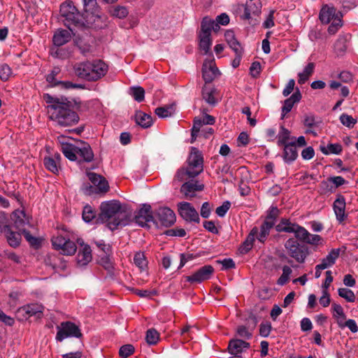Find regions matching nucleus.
I'll use <instances>...</instances> for the list:
<instances>
[{
	"mask_svg": "<svg viewBox=\"0 0 358 358\" xmlns=\"http://www.w3.org/2000/svg\"><path fill=\"white\" fill-rule=\"evenodd\" d=\"M43 98L48 104L50 118L61 127H71L79 122L78 112L80 110V101L64 96H53L48 93L43 94Z\"/></svg>",
	"mask_w": 358,
	"mask_h": 358,
	"instance_id": "f257e3e1",
	"label": "nucleus"
},
{
	"mask_svg": "<svg viewBox=\"0 0 358 358\" xmlns=\"http://www.w3.org/2000/svg\"><path fill=\"white\" fill-rule=\"evenodd\" d=\"M100 210L98 220L102 223L107 222V227L112 231L119 227L129 224L130 222L131 213L127 212V206H122L118 200L102 202Z\"/></svg>",
	"mask_w": 358,
	"mask_h": 358,
	"instance_id": "f03ea898",
	"label": "nucleus"
},
{
	"mask_svg": "<svg viewBox=\"0 0 358 358\" xmlns=\"http://www.w3.org/2000/svg\"><path fill=\"white\" fill-rule=\"evenodd\" d=\"M62 233L58 234L51 238L52 247L55 250H59L64 255H73L77 250V245L83 248L87 244L81 238H76L73 232L67 231L64 227L62 228Z\"/></svg>",
	"mask_w": 358,
	"mask_h": 358,
	"instance_id": "7ed1b4c3",
	"label": "nucleus"
},
{
	"mask_svg": "<svg viewBox=\"0 0 358 358\" xmlns=\"http://www.w3.org/2000/svg\"><path fill=\"white\" fill-rule=\"evenodd\" d=\"M60 15L64 24L73 33V27L83 29L85 27L83 15L75 6L73 2L67 0L60 6Z\"/></svg>",
	"mask_w": 358,
	"mask_h": 358,
	"instance_id": "20e7f679",
	"label": "nucleus"
},
{
	"mask_svg": "<svg viewBox=\"0 0 358 358\" xmlns=\"http://www.w3.org/2000/svg\"><path fill=\"white\" fill-rule=\"evenodd\" d=\"M284 247L289 257L299 264H303L310 255V251L307 245L300 243L294 238H288L284 243Z\"/></svg>",
	"mask_w": 358,
	"mask_h": 358,
	"instance_id": "39448f33",
	"label": "nucleus"
},
{
	"mask_svg": "<svg viewBox=\"0 0 358 358\" xmlns=\"http://www.w3.org/2000/svg\"><path fill=\"white\" fill-rule=\"evenodd\" d=\"M280 215V210L277 206H271L267 210L265 220L260 226V231L257 236V240L262 243H264L271 229L275 226V222Z\"/></svg>",
	"mask_w": 358,
	"mask_h": 358,
	"instance_id": "423d86ee",
	"label": "nucleus"
},
{
	"mask_svg": "<svg viewBox=\"0 0 358 358\" xmlns=\"http://www.w3.org/2000/svg\"><path fill=\"white\" fill-rule=\"evenodd\" d=\"M57 332L55 339L58 342H62L67 338H82L83 335L79 326L71 321H65L57 326Z\"/></svg>",
	"mask_w": 358,
	"mask_h": 358,
	"instance_id": "0eeeda50",
	"label": "nucleus"
},
{
	"mask_svg": "<svg viewBox=\"0 0 358 358\" xmlns=\"http://www.w3.org/2000/svg\"><path fill=\"white\" fill-rule=\"evenodd\" d=\"M134 220L136 224L142 227H150L149 222H152L156 226L158 225L157 219L154 217V212L150 204L144 203L141 208L136 212Z\"/></svg>",
	"mask_w": 358,
	"mask_h": 358,
	"instance_id": "6e6552de",
	"label": "nucleus"
},
{
	"mask_svg": "<svg viewBox=\"0 0 358 358\" xmlns=\"http://www.w3.org/2000/svg\"><path fill=\"white\" fill-rule=\"evenodd\" d=\"M187 168L196 177L203 171V157L202 152L196 148L192 147L187 159Z\"/></svg>",
	"mask_w": 358,
	"mask_h": 358,
	"instance_id": "1a4fd4ad",
	"label": "nucleus"
},
{
	"mask_svg": "<svg viewBox=\"0 0 358 358\" xmlns=\"http://www.w3.org/2000/svg\"><path fill=\"white\" fill-rule=\"evenodd\" d=\"M154 217L157 219L158 224L165 227L172 226L176 220L175 213L169 207H159L156 209Z\"/></svg>",
	"mask_w": 358,
	"mask_h": 358,
	"instance_id": "9d476101",
	"label": "nucleus"
},
{
	"mask_svg": "<svg viewBox=\"0 0 358 358\" xmlns=\"http://www.w3.org/2000/svg\"><path fill=\"white\" fill-rule=\"evenodd\" d=\"M177 206L178 214L183 220L188 222L199 223V213L190 203L182 201L178 203Z\"/></svg>",
	"mask_w": 358,
	"mask_h": 358,
	"instance_id": "9b49d317",
	"label": "nucleus"
},
{
	"mask_svg": "<svg viewBox=\"0 0 358 358\" xmlns=\"http://www.w3.org/2000/svg\"><path fill=\"white\" fill-rule=\"evenodd\" d=\"M214 268L211 265H205L198 269L191 275L185 276V281L193 283H201L211 278Z\"/></svg>",
	"mask_w": 358,
	"mask_h": 358,
	"instance_id": "f8f14e48",
	"label": "nucleus"
},
{
	"mask_svg": "<svg viewBox=\"0 0 358 358\" xmlns=\"http://www.w3.org/2000/svg\"><path fill=\"white\" fill-rule=\"evenodd\" d=\"M345 196L341 194H338L333 203V209L339 224H344L348 217V214L345 213Z\"/></svg>",
	"mask_w": 358,
	"mask_h": 358,
	"instance_id": "ddd939ff",
	"label": "nucleus"
},
{
	"mask_svg": "<svg viewBox=\"0 0 358 358\" xmlns=\"http://www.w3.org/2000/svg\"><path fill=\"white\" fill-rule=\"evenodd\" d=\"M44 306L40 303H30L20 307L17 309V313L22 314L24 317H29L36 316L37 319H41L43 316Z\"/></svg>",
	"mask_w": 358,
	"mask_h": 358,
	"instance_id": "4468645a",
	"label": "nucleus"
},
{
	"mask_svg": "<svg viewBox=\"0 0 358 358\" xmlns=\"http://www.w3.org/2000/svg\"><path fill=\"white\" fill-rule=\"evenodd\" d=\"M90 82L96 81L103 77L108 72V65L101 59L92 61V68H90Z\"/></svg>",
	"mask_w": 358,
	"mask_h": 358,
	"instance_id": "2eb2a0df",
	"label": "nucleus"
},
{
	"mask_svg": "<svg viewBox=\"0 0 358 358\" xmlns=\"http://www.w3.org/2000/svg\"><path fill=\"white\" fill-rule=\"evenodd\" d=\"M203 184H199L197 180L184 182L180 187V192L186 199H191L196 196V192L203 191Z\"/></svg>",
	"mask_w": 358,
	"mask_h": 358,
	"instance_id": "dca6fc26",
	"label": "nucleus"
},
{
	"mask_svg": "<svg viewBox=\"0 0 358 358\" xmlns=\"http://www.w3.org/2000/svg\"><path fill=\"white\" fill-rule=\"evenodd\" d=\"M262 2L260 0H248L245 5L242 18L250 20L252 16H258L261 13Z\"/></svg>",
	"mask_w": 358,
	"mask_h": 358,
	"instance_id": "f3484780",
	"label": "nucleus"
},
{
	"mask_svg": "<svg viewBox=\"0 0 358 358\" xmlns=\"http://www.w3.org/2000/svg\"><path fill=\"white\" fill-rule=\"evenodd\" d=\"M217 72L218 69L215 66L214 59L204 61L202 66V78L206 84L213 81Z\"/></svg>",
	"mask_w": 358,
	"mask_h": 358,
	"instance_id": "a211bd4d",
	"label": "nucleus"
},
{
	"mask_svg": "<svg viewBox=\"0 0 358 358\" xmlns=\"http://www.w3.org/2000/svg\"><path fill=\"white\" fill-rule=\"evenodd\" d=\"M339 13H342L337 11L334 6L324 4L320 9L319 19L322 24H327L331 20H334V18H337V15H338Z\"/></svg>",
	"mask_w": 358,
	"mask_h": 358,
	"instance_id": "6ab92c4d",
	"label": "nucleus"
},
{
	"mask_svg": "<svg viewBox=\"0 0 358 358\" xmlns=\"http://www.w3.org/2000/svg\"><path fill=\"white\" fill-rule=\"evenodd\" d=\"M250 348V343L243 339L232 338L229 341L227 350L229 353L236 355Z\"/></svg>",
	"mask_w": 358,
	"mask_h": 358,
	"instance_id": "aec40b11",
	"label": "nucleus"
},
{
	"mask_svg": "<svg viewBox=\"0 0 358 358\" xmlns=\"http://www.w3.org/2000/svg\"><path fill=\"white\" fill-rule=\"evenodd\" d=\"M282 147L283 150L282 157L284 162L287 164L293 163L297 159L299 155L296 143L295 141H292Z\"/></svg>",
	"mask_w": 358,
	"mask_h": 358,
	"instance_id": "412c9836",
	"label": "nucleus"
},
{
	"mask_svg": "<svg viewBox=\"0 0 358 358\" xmlns=\"http://www.w3.org/2000/svg\"><path fill=\"white\" fill-rule=\"evenodd\" d=\"M78 141L79 144L76 145L77 155H79L85 162H92L94 155L90 145L84 141Z\"/></svg>",
	"mask_w": 358,
	"mask_h": 358,
	"instance_id": "4be33fe9",
	"label": "nucleus"
},
{
	"mask_svg": "<svg viewBox=\"0 0 358 358\" xmlns=\"http://www.w3.org/2000/svg\"><path fill=\"white\" fill-rule=\"evenodd\" d=\"M301 98V93L299 89L296 87L292 96L284 101V104L282 107L281 120L285 118V115L291 111L294 105L299 103Z\"/></svg>",
	"mask_w": 358,
	"mask_h": 358,
	"instance_id": "5701e85b",
	"label": "nucleus"
},
{
	"mask_svg": "<svg viewBox=\"0 0 358 358\" xmlns=\"http://www.w3.org/2000/svg\"><path fill=\"white\" fill-rule=\"evenodd\" d=\"M87 175L92 184L97 188L98 191L101 193H106L108 191V182L104 177L93 172H87Z\"/></svg>",
	"mask_w": 358,
	"mask_h": 358,
	"instance_id": "b1692460",
	"label": "nucleus"
},
{
	"mask_svg": "<svg viewBox=\"0 0 358 358\" xmlns=\"http://www.w3.org/2000/svg\"><path fill=\"white\" fill-rule=\"evenodd\" d=\"M259 234V229L257 227H255L251 229L245 240L242 243L238 248L241 254L245 255L252 248L255 238H257Z\"/></svg>",
	"mask_w": 358,
	"mask_h": 358,
	"instance_id": "393cba45",
	"label": "nucleus"
},
{
	"mask_svg": "<svg viewBox=\"0 0 358 358\" xmlns=\"http://www.w3.org/2000/svg\"><path fill=\"white\" fill-rule=\"evenodd\" d=\"M1 232L5 235L10 246L17 248L20 245L22 239L20 233L13 231L10 226H4Z\"/></svg>",
	"mask_w": 358,
	"mask_h": 358,
	"instance_id": "a878e982",
	"label": "nucleus"
},
{
	"mask_svg": "<svg viewBox=\"0 0 358 358\" xmlns=\"http://www.w3.org/2000/svg\"><path fill=\"white\" fill-rule=\"evenodd\" d=\"M90 68H92V62L90 61L77 63L73 67L76 75L78 78L85 79L87 81H89L90 76Z\"/></svg>",
	"mask_w": 358,
	"mask_h": 358,
	"instance_id": "bb28decb",
	"label": "nucleus"
},
{
	"mask_svg": "<svg viewBox=\"0 0 358 358\" xmlns=\"http://www.w3.org/2000/svg\"><path fill=\"white\" fill-rule=\"evenodd\" d=\"M64 138V137L63 136L58 137V139L61 143V151L67 159L71 161H76L78 159L76 145L72 143L61 141V139Z\"/></svg>",
	"mask_w": 358,
	"mask_h": 358,
	"instance_id": "cd10ccee",
	"label": "nucleus"
},
{
	"mask_svg": "<svg viewBox=\"0 0 358 358\" xmlns=\"http://www.w3.org/2000/svg\"><path fill=\"white\" fill-rule=\"evenodd\" d=\"M299 224L292 222L290 219L282 217L278 224L275 226L277 232L292 234Z\"/></svg>",
	"mask_w": 358,
	"mask_h": 358,
	"instance_id": "c85d7f7f",
	"label": "nucleus"
},
{
	"mask_svg": "<svg viewBox=\"0 0 358 358\" xmlns=\"http://www.w3.org/2000/svg\"><path fill=\"white\" fill-rule=\"evenodd\" d=\"M71 39V34L69 31L66 29H58L52 38L53 44L60 47L69 42Z\"/></svg>",
	"mask_w": 358,
	"mask_h": 358,
	"instance_id": "c756f323",
	"label": "nucleus"
},
{
	"mask_svg": "<svg viewBox=\"0 0 358 358\" xmlns=\"http://www.w3.org/2000/svg\"><path fill=\"white\" fill-rule=\"evenodd\" d=\"M92 250L89 245L80 249L77 255V262L79 265L85 266L92 261Z\"/></svg>",
	"mask_w": 358,
	"mask_h": 358,
	"instance_id": "7c9ffc66",
	"label": "nucleus"
},
{
	"mask_svg": "<svg viewBox=\"0 0 358 358\" xmlns=\"http://www.w3.org/2000/svg\"><path fill=\"white\" fill-rule=\"evenodd\" d=\"M136 123L143 129H147L152 125V117L141 110L136 111L135 114Z\"/></svg>",
	"mask_w": 358,
	"mask_h": 358,
	"instance_id": "2f4dec72",
	"label": "nucleus"
},
{
	"mask_svg": "<svg viewBox=\"0 0 358 358\" xmlns=\"http://www.w3.org/2000/svg\"><path fill=\"white\" fill-rule=\"evenodd\" d=\"M280 129V130L278 134L277 135V137H278L277 138H278L277 145L279 147H282L285 145L289 143L290 142H288V141L290 139H292V140L296 139L295 137L291 136L290 131L289 129H287V128H285L283 125H281Z\"/></svg>",
	"mask_w": 358,
	"mask_h": 358,
	"instance_id": "473e14b6",
	"label": "nucleus"
},
{
	"mask_svg": "<svg viewBox=\"0 0 358 358\" xmlns=\"http://www.w3.org/2000/svg\"><path fill=\"white\" fill-rule=\"evenodd\" d=\"M108 13L110 16L119 19H124L129 14L127 8L120 5L110 6L108 9Z\"/></svg>",
	"mask_w": 358,
	"mask_h": 358,
	"instance_id": "72a5a7b5",
	"label": "nucleus"
},
{
	"mask_svg": "<svg viewBox=\"0 0 358 358\" xmlns=\"http://www.w3.org/2000/svg\"><path fill=\"white\" fill-rule=\"evenodd\" d=\"M215 91L216 90L214 87H209L206 85L202 87V98L211 106H215L217 103L214 96Z\"/></svg>",
	"mask_w": 358,
	"mask_h": 358,
	"instance_id": "f704fd0d",
	"label": "nucleus"
},
{
	"mask_svg": "<svg viewBox=\"0 0 358 358\" xmlns=\"http://www.w3.org/2000/svg\"><path fill=\"white\" fill-rule=\"evenodd\" d=\"M315 64L313 62L308 63L304 68L302 72L298 73V83L300 85L304 84L309 79L310 76L313 75L315 69Z\"/></svg>",
	"mask_w": 358,
	"mask_h": 358,
	"instance_id": "c9c22d12",
	"label": "nucleus"
},
{
	"mask_svg": "<svg viewBox=\"0 0 358 358\" xmlns=\"http://www.w3.org/2000/svg\"><path fill=\"white\" fill-rule=\"evenodd\" d=\"M340 255V249L336 248L332 249L325 258L322 259L321 264L325 268L332 266L335 263L336 260L338 258Z\"/></svg>",
	"mask_w": 358,
	"mask_h": 358,
	"instance_id": "e433bc0d",
	"label": "nucleus"
},
{
	"mask_svg": "<svg viewBox=\"0 0 358 358\" xmlns=\"http://www.w3.org/2000/svg\"><path fill=\"white\" fill-rule=\"evenodd\" d=\"M43 164L45 169L52 173L57 174L59 173L60 164L55 158H52L50 156L45 157Z\"/></svg>",
	"mask_w": 358,
	"mask_h": 358,
	"instance_id": "4c0bfd02",
	"label": "nucleus"
},
{
	"mask_svg": "<svg viewBox=\"0 0 358 358\" xmlns=\"http://www.w3.org/2000/svg\"><path fill=\"white\" fill-rule=\"evenodd\" d=\"M213 20L208 16L203 17L201 22V30L199 34L211 36L212 29H213Z\"/></svg>",
	"mask_w": 358,
	"mask_h": 358,
	"instance_id": "58836bf2",
	"label": "nucleus"
},
{
	"mask_svg": "<svg viewBox=\"0 0 358 358\" xmlns=\"http://www.w3.org/2000/svg\"><path fill=\"white\" fill-rule=\"evenodd\" d=\"M199 38L200 50L203 52V55H207L210 52L212 45L211 36L199 34Z\"/></svg>",
	"mask_w": 358,
	"mask_h": 358,
	"instance_id": "ea45409f",
	"label": "nucleus"
},
{
	"mask_svg": "<svg viewBox=\"0 0 358 358\" xmlns=\"http://www.w3.org/2000/svg\"><path fill=\"white\" fill-rule=\"evenodd\" d=\"M195 177V174L193 173V172H192L187 167L182 166L178 169L174 178L175 180L182 182L189 178H194Z\"/></svg>",
	"mask_w": 358,
	"mask_h": 358,
	"instance_id": "a19ab883",
	"label": "nucleus"
},
{
	"mask_svg": "<svg viewBox=\"0 0 358 358\" xmlns=\"http://www.w3.org/2000/svg\"><path fill=\"white\" fill-rule=\"evenodd\" d=\"M293 234H294V238L297 240V241L299 242L300 243L303 244H305L306 239L308 238L310 235L308 231L306 228L299 224L297 225Z\"/></svg>",
	"mask_w": 358,
	"mask_h": 358,
	"instance_id": "79ce46f5",
	"label": "nucleus"
},
{
	"mask_svg": "<svg viewBox=\"0 0 358 358\" xmlns=\"http://www.w3.org/2000/svg\"><path fill=\"white\" fill-rule=\"evenodd\" d=\"M320 150L324 155L335 154L339 155L343 150L342 145L339 143H329L327 148L324 146L320 147Z\"/></svg>",
	"mask_w": 358,
	"mask_h": 358,
	"instance_id": "37998d69",
	"label": "nucleus"
},
{
	"mask_svg": "<svg viewBox=\"0 0 358 358\" xmlns=\"http://www.w3.org/2000/svg\"><path fill=\"white\" fill-rule=\"evenodd\" d=\"M129 94H131L134 100L138 103L144 101L145 90L142 87L134 86L129 87Z\"/></svg>",
	"mask_w": 358,
	"mask_h": 358,
	"instance_id": "c03bdc74",
	"label": "nucleus"
},
{
	"mask_svg": "<svg viewBox=\"0 0 358 358\" xmlns=\"http://www.w3.org/2000/svg\"><path fill=\"white\" fill-rule=\"evenodd\" d=\"M343 13H339L337 15V18H334V20L330 24L328 27L327 31L330 35H334L338 31V29L343 26Z\"/></svg>",
	"mask_w": 358,
	"mask_h": 358,
	"instance_id": "a18cd8bd",
	"label": "nucleus"
},
{
	"mask_svg": "<svg viewBox=\"0 0 358 358\" xmlns=\"http://www.w3.org/2000/svg\"><path fill=\"white\" fill-rule=\"evenodd\" d=\"M346 38L340 36L334 43V50L338 55H343L347 50Z\"/></svg>",
	"mask_w": 358,
	"mask_h": 358,
	"instance_id": "49530a36",
	"label": "nucleus"
},
{
	"mask_svg": "<svg viewBox=\"0 0 358 358\" xmlns=\"http://www.w3.org/2000/svg\"><path fill=\"white\" fill-rule=\"evenodd\" d=\"M174 111L173 105H166L165 106L158 107L155 109V114L161 117L165 118L171 116Z\"/></svg>",
	"mask_w": 358,
	"mask_h": 358,
	"instance_id": "de8ad7c7",
	"label": "nucleus"
},
{
	"mask_svg": "<svg viewBox=\"0 0 358 358\" xmlns=\"http://www.w3.org/2000/svg\"><path fill=\"white\" fill-rule=\"evenodd\" d=\"M282 273L277 280V284L283 286L289 282V275L292 273V268L287 265L282 266Z\"/></svg>",
	"mask_w": 358,
	"mask_h": 358,
	"instance_id": "09e8293b",
	"label": "nucleus"
},
{
	"mask_svg": "<svg viewBox=\"0 0 358 358\" xmlns=\"http://www.w3.org/2000/svg\"><path fill=\"white\" fill-rule=\"evenodd\" d=\"M159 339V334L155 329H150L146 331L145 340L149 345H156Z\"/></svg>",
	"mask_w": 358,
	"mask_h": 358,
	"instance_id": "8fccbe9b",
	"label": "nucleus"
},
{
	"mask_svg": "<svg viewBox=\"0 0 358 358\" xmlns=\"http://www.w3.org/2000/svg\"><path fill=\"white\" fill-rule=\"evenodd\" d=\"M22 234L31 246L35 248H38L41 246V241L38 238L33 236L29 231L22 229Z\"/></svg>",
	"mask_w": 358,
	"mask_h": 358,
	"instance_id": "3c124183",
	"label": "nucleus"
},
{
	"mask_svg": "<svg viewBox=\"0 0 358 358\" xmlns=\"http://www.w3.org/2000/svg\"><path fill=\"white\" fill-rule=\"evenodd\" d=\"M134 262L136 266L143 269L147 266L148 262L143 252L139 251L135 253L134 257Z\"/></svg>",
	"mask_w": 358,
	"mask_h": 358,
	"instance_id": "603ef678",
	"label": "nucleus"
},
{
	"mask_svg": "<svg viewBox=\"0 0 358 358\" xmlns=\"http://www.w3.org/2000/svg\"><path fill=\"white\" fill-rule=\"evenodd\" d=\"M338 295L345 299L348 302H355L356 297L354 292L348 288H339L338 289Z\"/></svg>",
	"mask_w": 358,
	"mask_h": 358,
	"instance_id": "864d4df0",
	"label": "nucleus"
},
{
	"mask_svg": "<svg viewBox=\"0 0 358 358\" xmlns=\"http://www.w3.org/2000/svg\"><path fill=\"white\" fill-rule=\"evenodd\" d=\"M96 217V212L90 205H86L83 210V219L85 222H90Z\"/></svg>",
	"mask_w": 358,
	"mask_h": 358,
	"instance_id": "5fc2aeb1",
	"label": "nucleus"
},
{
	"mask_svg": "<svg viewBox=\"0 0 358 358\" xmlns=\"http://www.w3.org/2000/svg\"><path fill=\"white\" fill-rule=\"evenodd\" d=\"M335 192V187L331 184L329 178L327 180H322L320 184V193L327 194V193H333Z\"/></svg>",
	"mask_w": 358,
	"mask_h": 358,
	"instance_id": "6e6d98bb",
	"label": "nucleus"
},
{
	"mask_svg": "<svg viewBox=\"0 0 358 358\" xmlns=\"http://www.w3.org/2000/svg\"><path fill=\"white\" fill-rule=\"evenodd\" d=\"M135 348L131 344L123 345L119 350V355L122 358H127L134 354Z\"/></svg>",
	"mask_w": 358,
	"mask_h": 358,
	"instance_id": "4d7b16f0",
	"label": "nucleus"
},
{
	"mask_svg": "<svg viewBox=\"0 0 358 358\" xmlns=\"http://www.w3.org/2000/svg\"><path fill=\"white\" fill-rule=\"evenodd\" d=\"M60 71L61 69L59 67L55 66L51 70L50 73L45 76L46 81L51 87H56L54 84L57 83L58 81L56 80L55 77L60 73Z\"/></svg>",
	"mask_w": 358,
	"mask_h": 358,
	"instance_id": "13d9d810",
	"label": "nucleus"
},
{
	"mask_svg": "<svg viewBox=\"0 0 358 358\" xmlns=\"http://www.w3.org/2000/svg\"><path fill=\"white\" fill-rule=\"evenodd\" d=\"M340 121L344 126L352 128L357 122V119L346 113H343L340 116Z\"/></svg>",
	"mask_w": 358,
	"mask_h": 358,
	"instance_id": "bf43d9fd",
	"label": "nucleus"
},
{
	"mask_svg": "<svg viewBox=\"0 0 358 358\" xmlns=\"http://www.w3.org/2000/svg\"><path fill=\"white\" fill-rule=\"evenodd\" d=\"M83 9L86 13H94L97 8L96 0H83Z\"/></svg>",
	"mask_w": 358,
	"mask_h": 358,
	"instance_id": "052dcab7",
	"label": "nucleus"
},
{
	"mask_svg": "<svg viewBox=\"0 0 358 358\" xmlns=\"http://www.w3.org/2000/svg\"><path fill=\"white\" fill-rule=\"evenodd\" d=\"M12 73L11 69L6 64L0 65V79L2 81H7Z\"/></svg>",
	"mask_w": 358,
	"mask_h": 358,
	"instance_id": "680f3d73",
	"label": "nucleus"
},
{
	"mask_svg": "<svg viewBox=\"0 0 358 358\" xmlns=\"http://www.w3.org/2000/svg\"><path fill=\"white\" fill-rule=\"evenodd\" d=\"M54 85L60 86L62 89H71V88H78V89H84V85L81 84L73 83L71 81H58L57 83H55Z\"/></svg>",
	"mask_w": 358,
	"mask_h": 358,
	"instance_id": "e2e57ef3",
	"label": "nucleus"
},
{
	"mask_svg": "<svg viewBox=\"0 0 358 358\" xmlns=\"http://www.w3.org/2000/svg\"><path fill=\"white\" fill-rule=\"evenodd\" d=\"M236 335L246 340L250 339L252 336V333L250 332L248 329L244 325H241L237 327Z\"/></svg>",
	"mask_w": 358,
	"mask_h": 358,
	"instance_id": "0e129e2a",
	"label": "nucleus"
},
{
	"mask_svg": "<svg viewBox=\"0 0 358 358\" xmlns=\"http://www.w3.org/2000/svg\"><path fill=\"white\" fill-rule=\"evenodd\" d=\"M82 190L85 194L88 196L101 193L99 191L97 190L96 187H95L92 184L91 185L90 182L83 183L82 186Z\"/></svg>",
	"mask_w": 358,
	"mask_h": 358,
	"instance_id": "69168bd1",
	"label": "nucleus"
},
{
	"mask_svg": "<svg viewBox=\"0 0 358 358\" xmlns=\"http://www.w3.org/2000/svg\"><path fill=\"white\" fill-rule=\"evenodd\" d=\"M271 324L269 322H262L259 325V334L262 337H268L271 331Z\"/></svg>",
	"mask_w": 358,
	"mask_h": 358,
	"instance_id": "338daca9",
	"label": "nucleus"
},
{
	"mask_svg": "<svg viewBox=\"0 0 358 358\" xmlns=\"http://www.w3.org/2000/svg\"><path fill=\"white\" fill-rule=\"evenodd\" d=\"M231 207V202L224 201L222 206L217 207L215 210L216 214L220 217H224Z\"/></svg>",
	"mask_w": 358,
	"mask_h": 358,
	"instance_id": "774afa93",
	"label": "nucleus"
}]
</instances>
